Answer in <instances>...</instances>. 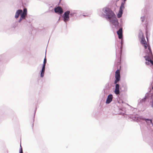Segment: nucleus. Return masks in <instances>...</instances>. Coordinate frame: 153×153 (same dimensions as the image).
Instances as JSON below:
<instances>
[{
    "label": "nucleus",
    "mask_w": 153,
    "mask_h": 153,
    "mask_svg": "<svg viewBox=\"0 0 153 153\" xmlns=\"http://www.w3.org/2000/svg\"><path fill=\"white\" fill-rule=\"evenodd\" d=\"M115 80L114 81V83L116 84L115 85V88L114 91V93L116 94H120L119 85L118 84H117L120 79V72L119 70H117L115 72Z\"/></svg>",
    "instance_id": "nucleus-1"
},
{
    "label": "nucleus",
    "mask_w": 153,
    "mask_h": 153,
    "mask_svg": "<svg viewBox=\"0 0 153 153\" xmlns=\"http://www.w3.org/2000/svg\"><path fill=\"white\" fill-rule=\"evenodd\" d=\"M104 14L107 16L109 20L115 16L114 12L109 8H106L103 10Z\"/></svg>",
    "instance_id": "nucleus-2"
},
{
    "label": "nucleus",
    "mask_w": 153,
    "mask_h": 153,
    "mask_svg": "<svg viewBox=\"0 0 153 153\" xmlns=\"http://www.w3.org/2000/svg\"><path fill=\"white\" fill-rule=\"evenodd\" d=\"M126 0H123V2H122L121 3V6L120 7L119 12L117 14V16L118 18H120L121 17L122 13L123 10L125 8V1Z\"/></svg>",
    "instance_id": "nucleus-3"
},
{
    "label": "nucleus",
    "mask_w": 153,
    "mask_h": 153,
    "mask_svg": "<svg viewBox=\"0 0 153 153\" xmlns=\"http://www.w3.org/2000/svg\"><path fill=\"white\" fill-rule=\"evenodd\" d=\"M111 23L114 26H117L118 25V22L117 18L115 16H114L113 18H111V20H110Z\"/></svg>",
    "instance_id": "nucleus-4"
},
{
    "label": "nucleus",
    "mask_w": 153,
    "mask_h": 153,
    "mask_svg": "<svg viewBox=\"0 0 153 153\" xmlns=\"http://www.w3.org/2000/svg\"><path fill=\"white\" fill-rule=\"evenodd\" d=\"M70 13L69 11H67L65 12L64 14V21L65 22L68 21L69 19V15Z\"/></svg>",
    "instance_id": "nucleus-5"
},
{
    "label": "nucleus",
    "mask_w": 153,
    "mask_h": 153,
    "mask_svg": "<svg viewBox=\"0 0 153 153\" xmlns=\"http://www.w3.org/2000/svg\"><path fill=\"white\" fill-rule=\"evenodd\" d=\"M54 11L56 13L61 14L63 12V10L61 7L58 6L54 8Z\"/></svg>",
    "instance_id": "nucleus-6"
},
{
    "label": "nucleus",
    "mask_w": 153,
    "mask_h": 153,
    "mask_svg": "<svg viewBox=\"0 0 153 153\" xmlns=\"http://www.w3.org/2000/svg\"><path fill=\"white\" fill-rule=\"evenodd\" d=\"M117 33L118 35L119 38L120 39H122L123 38L122 28H120L117 31Z\"/></svg>",
    "instance_id": "nucleus-7"
},
{
    "label": "nucleus",
    "mask_w": 153,
    "mask_h": 153,
    "mask_svg": "<svg viewBox=\"0 0 153 153\" xmlns=\"http://www.w3.org/2000/svg\"><path fill=\"white\" fill-rule=\"evenodd\" d=\"M112 95L111 94L109 95L106 100V103L107 104L110 103L112 101Z\"/></svg>",
    "instance_id": "nucleus-8"
},
{
    "label": "nucleus",
    "mask_w": 153,
    "mask_h": 153,
    "mask_svg": "<svg viewBox=\"0 0 153 153\" xmlns=\"http://www.w3.org/2000/svg\"><path fill=\"white\" fill-rule=\"evenodd\" d=\"M22 10H18L16 12L15 15V18L16 19L18 18L20 14L22 13Z\"/></svg>",
    "instance_id": "nucleus-9"
},
{
    "label": "nucleus",
    "mask_w": 153,
    "mask_h": 153,
    "mask_svg": "<svg viewBox=\"0 0 153 153\" xmlns=\"http://www.w3.org/2000/svg\"><path fill=\"white\" fill-rule=\"evenodd\" d=\"M45 67H42V70L41 71V77H43L44 76V72L45 71Z\"/></svg>",
    "instance_id": "nucleus-10"
},
{
    "label": "nucleus",
    "mask_w": 153,
    "mask_h": 153,
    "mask_svg": "<svg viewBox=\"0 0 153 153\" xmlns=\"http://www.w3.org/2000/svg\"><path fill=\"white\" fill-rule=\"evenodd\" d=\"M26 14L22 13L21 16L20 20H22L23 19H25V16H26Z\"/></svg>",
    "instance_id": "nucleus-11"
},
{
    "label": "nucleus",
    "mask_w": 153,
    "mask_h": 153,
    "mask_svg": "<svg viewBox=\"0 0 153 153\" xmlns=\"http://www.w3.org/2000/svg\"><path fill=\"white\" fill-rule=\"evenodd\" d=\"M47 62V59L46 58V57H45V58L44 59V62H43V67H45L46 63Z\"/></svg>",
    "instance_id": "nucleus-12"
},
{
    "label": "nucleus",
    "mask_w": 153,
    "mask_h": 153,
    "mask_svg": "<svg viewBox=\"0 0 153 153\" xmlns=\"http://www.w3.org/2000/svg\"><path fill=\"white\" fill-rule=\"evenodd\" d=\"M23 13L27 14V9L26 8H25L23 10Z\"/></svg>",
    "instance_id": "nucleus-13"
},
{
    "label": "nucleus",
    "mask_w": 153,
    "mask_h": 153,
    "mask_svg": "<svg viewBox=\"0 0 153 153\" xmlns=\"http://www.w3.org/2000/svg\"><path fill=\"white\" fill-rule=\"evenodd\" d=\"M19 153H23L22 148L20 145V148L19 150Z\"/></svg>",
    "instance_id": "nucleus-14"
},
{
    "label": "nucleus",
    "mask_w": 153,
    "mask_h": 153,
    "mask_svg": "<svg viewBox=\"0 0 153 153\" xmlns=\"http://www.w3.org/2000/svg\"><path fill=\"white\" fill-rule=\"evenodd\" d=\"M147 98V97L146 96L142 100V102H144L146 100V99Z\"/></svg>",
    "instance_id": "nucleus-15"
},
{
    "label": "nucleus",
    "mask_w": 153,
    "mask_h": 153,
    "mask_svg": "<svg viewBox=\"0 0 153 153\" xmlns=\"http://www.w3.org/2000/svg\"><path fill=\"white\" fill-rule=\"evenodd\" d=\"M141 19H142V21H143V22L145 20V17L143 16V17H141Z\"/></svg>",
    "instance_id": "nucleus-16"
},
{
    "label": "nucleus",
    "mask_w": 153,
    "mask_h": 153,
    "mask_svg": "<svg viewBox=\"0 0 153 153\" xmlns=\"http://www.w3.org/2000/svg\"><path fill=\"white\" fill-rule=\"evenodd\" d=\"M148 120L150 121L151 123H152V120Z\"/></svg>",
    "instance_id": "nucleus-17"
},
{
    "label": "nucleus",
    "mask_w": 153,
    "mask_h": 153,
    "mask_svg": "<svg viewBox=\"0 0 153 153\" xmlns=\"http://www.w3.org/2000/svg\"><path fill=\"white\" fill-rule=\"evenodd\" d=\"M152 107H153V99L152 100Z\"/></svg>",
    "instance_id": "nucleus-18"
},
{
    "label": "nucleus",
    "mask_w": 153,
    "mask_h": 153,
    "mask_svg": "<svg viewBox=\"0 0 153 153\" xmlns=\"http://www.w3.org/2000/svg\"><path fill=\"white\" fill-rule=\"evenodd\" d=\"M120 63H118V65H119L120 64Z\"/></svg>",
    "instance_id": "nucleus-19"
},
{
    "label": "nucleus",
    "mask_w": 153,
    "mask_h": 153,
    "mask_svg": "<svg viewBox=\"0 0 153 153\" xmlns=\"http://www.w3.org/2000/svg\"><path fill=\"white\" fill-rule=\"evenodd\" d=\"M118 0V1L119 0Z\"/></svg>",
    "instance_id": "nucleus-20"
}]
</instances>
